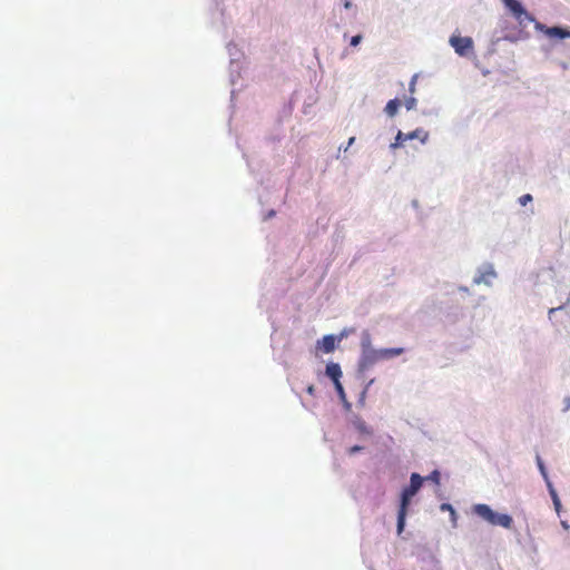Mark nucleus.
<instances>
[{"mask_svg": "<svg viewBox=\"0 0 570 570\" xmlns=\"http://www.w3.org/2000/svg\"><path fill=\"white\" fill-rule=\"evenodd\" d=\"M424 479L419 473H412L410 478V485L406 487L401 493V502L397 511V533L401 534L405 527V519L407 508L411 499L419 492L423 484Z\"/></svg>", "mask_w": 570, "mask_h": 570, "instance_id": "nucleus-1", "label": "nucleus"}, {"mask_svg": "<svg viewBox=\"0 0 570 570\" xmlns=\"http://www.w3.org/2000/svg\"><path fill=\"white\" fill-rule=\"evenodd\" d=\"M403 348H368L362 352L361 358H360V368L361 370H367L372 367L375 363H377L381 360L392 358L395 356H399L403 353Z\"/></svg>", "mask_w": 570, "mask_h": 570, "instance_id": "nucleus-2", "label": "nucleus"}, {"mask_svg": "<svg viewBox=\"0 0 570 570\" xmlns=\"http://www.w3.org/2000/svg\"><path fill=\"white\" fill-rule=\"evenodd\" d=\"M473 512L492 525H501L505 529L512 527L513 520L509 514L494 512L488 504L479 503L473 505Z\"/></svg>", "mask_w": 570, "mask_h": 570, "instance_id": "nucleus-3", "label": "nucleus"}, {"mask_svg": "<svg viewBox=\"0 0 570 570\" xmlns=\"http://www.w3.org/2000/svg\"><path fill=\"white\" fill-rule=\"evenodd\" d=\"M503 2L520 24L534 21V18L522 7L518 0H503Z\"/></svg>", "mask_w": 570, "mask_h": 570, "instance_id": "nucleus-4", "label": "nucleus"}, {"mask_svg": "<svg viewBox=\"0 0 570 570\" xmlns=\"http://www.w3.org/2000/svg\"><path fill=\"white\" fill-rule=\"evenodd\" d=\"M450 43L460 56L465 55L473 46L472 39L469 37H451Z\"/></svg>", "mask_w": 570, "mask_h": 570, "instance_id": "nucleus-5", "label": "nucleus"}, {"mask_svg": "<svg viewBox=\"0 0 570 570\" xmlns=\"http://www.w3.org/2000/svg\"><path fill=\"white\" fill-rule=\"evenodd\" d=\"M336 337L334 335H325L322 341L317 342V347L324 353H332L335 350Z\"/></svg>", "mask_w": 570, "mask_h": 570, "instance_id": "nucleus-6", "label": "nucleus"}, {"mask_svg": "<svg viewBox=\"0 0 570 570\" xmlns=\"http://www.w3.org/2000/svg\"><path fill=\"white\" fill-rule=\"evenodd\" d=\"M326 375L333 381V383L338 382L342 376L341 366L337 363H328L326 365Z\"/></svg>", "mask_w": 570, "mask_h": 570, "instance_id": "nucleus-7", "label": "nucleus"}, {"mask_svg": "<svg viewBox=\"0 0 570 570\" xmlns=\"http://www.w3.org/2000/svg\"><path fill=\"white\" fill-rule=\"evenodd\" d=\"M544 32L549 37H558L560 39L570 38V30H567V29H563V28H560V27L546 28Z\"/></svg>", "mask_w": 570, "mask_h": 570, "instance_id": "nucleus-8", "label": "nucleus"}, {"mask_svg": "<svg viewBox=\"0 0 570 570\" xmlns=\"http://www.w3.org/2000/svg\"><path fill=\"white\" fill-rule=\"evenodd\" d=\"M400 106H401V100L400 99H397V98L391 99L386 104V106L384 108V111L386 112V115L389 117H394L397 114V110H399Z\"/></svg>", "mask_w": 570, "mask_h": 570, "instance_id": "nucleus-9", "label": "nucleus"}, {"mask_svg": "<svg viewBox=\"0 0 570 570\" xmlns=\"http://www.w3.org/2000/svg\"><path fill=\"white\" fill-rule=\"evenodd\" d=\"M407 140L420 139L423 144L428 140L429 134L423 129H415L406 134Z\"/></svg>", "mask_w": 570, "mask_h": 570, "instance_id": "nucleus-10", "label": "nucleus"}, {"mask_svg": "<svg viewBox=\"0 0 570 570\" xmlns=\"http://www.w3.org/2000/svg\"><path fill=\"white\" fill-rule=\"evenodd\" d=\"M495 277V273L492 268H490L489 271L482 273L478 278H475V282L476 283H489L490 278H493Z\"/></svg>", "mask_w": 570, "mask_h": 570, "instance_id": "nucleus-11", "label": "nucleus"}, {"mask_svg": "<svg viewBox=\"0 0 570 570\" xmlns=\"http://www.w3.org/2000/svg\"><path fill=\"white\" fill-rule=\"evenodd\" d=\"M406 140H407L406 134H404L402 131H399L396 137H395V141L392 142L390 147L392 149H395V148L402 146Z\"/></svg>", "mask_w": 570, "mask_h": 570, "instance_id": "nucleus-12", "label": "nucleus"}, {"mask_svg": "<svg viewBox=\"0 0 570 570\" xmlns=\"http://www.w3.org/2000/svg\"><path fill=\"white\" fill-rule=\"evenodd\" d=\"M361 345H362V352L365 350H368V348H373L372 344H371V336L367 332H365L363 334Z\"/></svg>", "mask_w": 570, "mask_h": 570, "instance_id": "nucleus-13", "label": "nucleus"}, {"mask_svg": "<svg viewBox=\"0 0 570 570\" xmlns=\"http://www.w3.org/2000/svg\"><path fill=\"white\" fill-rule=\"evenodd\" d=\"M424 480L432 481L436 485H439L441 480L440 472L438 470H434Z\"/></svg>", "mask_w": 570, "mask_h": 570, "instance_id": "nucleus-14", "label": "nucleus"}, {"mask_svg": "<svg viewBox=\"0 0 570 570\" xmlns=\"http://www.w3.org/2000/svg\"><path fill=\"white\" fill-rule=\"evenodd\" d=\"M404 105L407 110L415 109L416 107V99L411 95L409 98L405 99Z\"/></svg>", "mask_w": 570, "mask_h": 570, "instance_id": "nucleus-15", "label": "nucleus"}, {"mask_svg": "<svg viewBox=\"0 0 570 570\" xmlns=\"http://www.w3.org/2000/svg\"><path fill=\"white\" fill-rule=\"evenodd\" d=\"M537 463H538V466H539V470H540V472H541L542 476H543V478L547 480V482H548V481H549V480H548V473H547L546 466H544V464H543V462H542V460H541V458H540V456H537Z\"/></svg>", "mask_w": 570, "mask_h": 570, "instance_id": "nucleus-16", "label": "nucleus"}, {"mask_svg": "<svg viewBox=\"0 0 570 570\" xmlns=\"http://www.w3.org/2000/svg\"><path fill=\"white\" fill-rule=\"evenodd\" d=\"M547 484H548L549 493L551 495L552 501L554 502V501L560 500L556 489L552 485V483L550 481H548Z\"/></svg>", "mask_w": 570, "mask_h": 570, "instance_id": "nucleus-17", "label": "nucleus"}, {"mask_svg": "<svg viewBox=\"0 0 570 570\" xmlns=\"http://www.w3.org/2000/svg\"><path fill=\"white\" fill-rule=\"evenodd\" d=\"M440 509L442 511H449L451 513L452 517L455 515V510L453 509V507L450 504V503H442Z\"/></svg>", "mask_w": 570, "mask_h": 570, "instance_id": "nucleus-18", "label": "nucleus"}, {"mask_svg": "<svg viewBox=\"0 0 570 570\" xmlns=\"http://www.w3.org/2000/svg\"><path fill=\"white\" fill-rule=\"evenodd\" d=\"M416 79H417L416 75H414L411 78V81H410V85H409V91L411 92V95H413L415 92Z\"/></svg>", "mask_w": 570, "mask_h": 570, "instance_id": "nucleus-19", "label": "nucleus"}, {"mask_svg": "<svg viewBox=\"0 0 570 570\" xmlns=\"http://www.w3.org/2000/svg\"><path fill=\"white\" fill-rule=\"evenodd\" d=\"M532 200V196L530 194H525L519 198V203L522 206H525L529 202Z\"/></svg>", "mask_w": 570, "mask_h": 570, "instance_id": "nucleus-20", "label": "nucleus"}, {"mask_svg": "<svg viewBox=\"0 0 570 570\" xmlns=\"http://www.w3.org/2000/svg\"><path fill=\"white\" fill-rule=\"evenodd\" d=\"M334 385H335V390L337 391L338 395L342 399H345V392H344L343 385L341 384V381L334 383Z\"/></svg>", "mask_w": 570, "mask_h": 570, "instance_id": "nucleus-21", "label": "nucleus"}, {"mask_svg": "<svg viewBox=\"0 0 570 570\" xmlns=\"http://www.w3.org/2000/svg\"><path fill=\"white\" fill-rule=\"evenodd\" d=\"M362 40V36L361 35H356L354 37H352L351 39V46L355 47L357 46Z\"/></svg>", "mask_w": 570, "mask_h": 570, "instance_id": "nucleus-22", "label": "nucleus"}, {"mask_svg": "<svg viewBox=\"0 0 570 570\" xmlns=\"http://www.w3.org/2000/svg\"><path fill=\"white\" fill-rule=\"evenodd\" d=\"M362 450H363V446H361V445H354V446H351V448L348 449V454L353 455V454H355V453H357V452H360V451H362Z\"/></svg>", "mask_w": 570, "mask_h": 570, "instance_id": "nucleus-23", "label": "nucleus"}, {"mask_svg": "<svg viewBox=\"0 0 570 570\" xmlns=\"http://www.w3.org/2000/svg\"><path fill=\"white\" fill-rule=\"evenodd\" d=\"M553 505H554V509H556L557 513L560 514V511H561V502H560V500L554 501Z\"/></svg>", "mask_w": 570, "mask_h": 570, "instance_id": "nucleus-24", "label": "nucleus"}, {"mask_svg": "<svg viewBox=\"0 0 570 570\" xmlns=\"http://www.w3.org/2000/svg\"><path fill=\"white\" fill-rule=\"evenodd\" d=\"M306 391H307V393H308L309 395H314V394H315V387H314V385H309V386H307Z\"/></svg>", "mask_w": 570, "mask_h": 570, "instance_id": "nucleus-25", "label": "nucleus"}, {"mask_svg": "<svg viewBox=\"0 0 570 570\" xmlns=\"http://www.w3.org/2000/svg\"><path fill=\"white\" fill-rule=\"evenodd\" d=\"M354 141H355V137H351V138L348 139V147H350Z\"/></svg>", "mask_w": 570, "mask_h": 570, "instance_id": "nucleus-26", "label": "nucleus"}, {"mask_svg": "<svg viewBox=\"0 0 570 570\" xmlns=\"http://www.w3.org/2000/svg\"><path fill=\"white\" fill-rule=\"evenodd\" d=\"M344 7H345L346 9H350V8H351V2H350V1H345Z\"/></svg>", "mask_w": 570, "mask_h": 570, "instance_id": "nucleus-27", "label": "nucleus"}, {"mask_svg": "<svg viewBox=\"0 0 570 570\" xmlns=\"http://www.w3.org/2000/svg\"><path fill=\"white\" fill-rule=\"evenodd\" d=\"M537 28L543 29L544 27L542 24H540V23H537Z\"/></svg>", "mask_w": 570, "mask_h": 570, "instance_id": "nucleus-28", "label": "nucleus"}]
</instances>
